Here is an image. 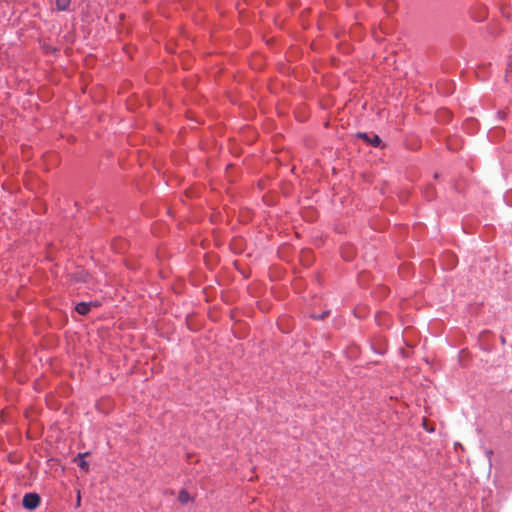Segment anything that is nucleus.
Masks as SVG:
<instances>
[{
  "label": "nucleus",
  "mask_w": 512,
  "mask_h": 512,
  "mask_svg": "<svg viewBox=\"0 0 512 512\" xmlns=\"http://www.w3.org/2000/svg\"><path fill=\"white\" fill-rule=\"evenodd\" d=\"M343 257L345 258V260L350 261V260H352L353 255H345V254H343Z\"/></svg>",
  "instance_id": "nucleus-10"
},
{
  "label": "nucleus",
  "mask_w": 512,
  "mask_h": 512,
  "mask_svg": "<svg viewBox=\"0 0 512 512\" xmlns=\"http://www.w3.org/2000/svg\"><path fill=\"white\" fill-rule=\"evenodd\" d=\"M78 465L84 470V471H88L89 469V464L86 460H84L83 458V455H79L78 456Z\"/></svg>",
  "instance_id": "nucleus-6"
},
{
  "label": "nucleus",
  "mask_w": 512,
  "mask_h": 512,
  "mask_svg": "<svg viewBox=\"0 0 512 512\" xmlns=\"http://www.w3.org/2000/svg\"><path fill=\"white\" fill-rule=\"evenodd\" d=\"M22 504L24 508L34 510L40 504V496L36 493H27L23 497Z\"/></svg>",
  "instance_id": "nucleus-1"
},
{
  "label": "nucleus",
  "mask_w": 512,
  "mask_h": 512,
  "mask_svg": "<svg viewBox=\"0 0 512 512\" xmlns=\"http://www.w3.org/2000/svg\"><path fill=\"white\" fill-rule=\"evenodd\" d=\"M92 303L80 302L76 305V311L81 315H86L90 311Z\"/></svg>",
  "instance_id": "nucleus-3"
},
{
  "label": "nucleus",
  "mask_w": 512,
  "mask_h": 512,
  "mask_svg": "<svg viewBox=\"0 0 512 512\" xmlns=\"http://www.w3.org/2000/svg\"><path fill=\"white\" fill-rule=\"evenodd\" d=\"M423 427H424L427 431H429V432H432V431H433V429H432V428H431V429H428V425H427V423H426V420H424V422H423Z\"/></svg>",
  "instance_id": "nucleus-9"
},
{
  "label": "nucleus",
  "mask_w": 512,
  "mask_h": 512,
  "mask_svg": "<svg viewBox=\"0 0 512 512\" xmlns=\"http://www.w3.org/2000/svg\"><path fill=\"white\" fill-rule=\"evenodd\" d=\"M328 315H329V311H325V312H323L320 315L313 314L311 317L314 318V319H321L322 320V319H325Z\"/></svg>",
  "instance_id": "nucleus-7"
},
{
  "label": "nucleus",
  "mask_w": 512,
  "mask_h": 512,
  "mask_svg": "<svg viewBox=\"0 0 512 512\" xmlns=\"http://www.w3.org/2000/svg\"><path fill=\"white\" fill-rule=\"evenodd\" d=\"M77 502H78V503L80 502V494H78Z\"/></svg>",
  "instance_id": "nucleus-11"
},
{
  "label": "nucleus",
  "mask_w": 512,
  "mask_h": 512,
  "mask_svg": "<svg viewBox=\"0 0 512 512\" xmlns=\"http://www.w3.org/2000/svg\"><path fill=\"white\" fill-rule=\"evenodd\" d=\"M359 137L365 139L367 142H370L374 147L379 146L381 143L378 135H373L372 138H370L366 133H360Z\"/></svg>",
  "instance_id": "nucleus-2"
},
{
  "label": "nucleus",
  "mask_w": 512,
  "mask_h": 512,
  "mask_svg": "<svg viewBox=\"0 0 512 512\" xmlns=\"http://www.w3.org/2000/svg\"><path fill=\"white\" fill-rule=\"evenodd\" d=\"M71 0H55L56 7L59 11H66L69 9Z\"/></svg>",
  "instance_id": "nucleus-4"
},
{
  "label": "nucleus",
  "mask_w": 512,
  "mask_h": 512,
  "mask_svg": "<svg viewBox=\"0 0 512 512\" xmlns=\"http://www.w3.org/2000/svg\"><path fill=\"white\" fill-rule=\"evenodd\" d=\"M178 500L181 503L185 504V503H188L191 500V497H190L189 493L186 490H181L179 492V495H178Z\"/></svg>",
  "instance_id": "nucleus-5"
},
{
  "label": "nucleus",
  "mask_w": 512,
  "mask_h": 512,
  "mask_svg": "<svg viewBox=\"0 0 512 512\" xmlns=\"http://www.w3.org/2000/svg\"><path fill=\"white\" fill-rule=\"evenodd\" d=\"M442 114L447 115V119H449V118H450V112H449V111H447V110L440 111V112L438 113V117H439V118H441V117H442Z\"/></svg>",
  "instance_id": "nucleus-8"
}]
</instances>
